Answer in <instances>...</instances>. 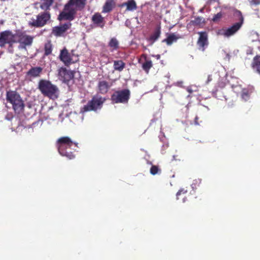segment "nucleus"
<instances>
[{
    "label": "nucleus",
    "mask_w": 260,
    "mask_h": 260,
    "mask_svg": "<svg viewBox=\"0 0 260 260\" xmlns=\"http://www.w3.org/2000/svg\"><path fill=\"white\" fill-rule=\"evenodd\" d=\"M87 0H69L58 16L59 21H72L75 18L77 11H81L85 7Z\"/></svg>",
    "instance_id": "nucleus-1"
},
{
    "label": "nucleus",
    "mask_w": 260,
    "mask_h": 260,
    "mask_svg": "<svg viewBox=\"0 0 260 260\" xmlns=\"http://www.w3.org/2000/svg\"><path fill=\"white\" fill-rule=\"evenodd\" d=\"M77 143L73 142L68 137H60L57 140V147L59 154L70 159L75 157V149L73 146L77 147Z\"/></svg>",
    "instance_id": "nucleus-2"
},
{
    "label": "nucleus",
    "mask_w": 260,
    "mask_h": 260,
    "mask_svg": "<svg viewBox=\"0 0 260 260\" xmlns=\"http://www.w3.org/2000/svg\"><path fill=\"white\" fill-rule=\"evenodd\" d=\"M38 88L44 96L48 97L50 99L54 100L58 96V87L49 80H40L38 83Z\"/></svg>",
    "instance_id": "nucleus-3"
},
{
    "label": "nucleus",
    "mask_w": 260,
    "mask_h": 260,
    "mask_svg": "<svg viewBox=\"0 0 260 260\" xmlns=\"http://www.w3.org/2000/svg\"><path fill=\"white\" fill-rule=\"evenodd\" d=\"M6 100L12 105L16 113H20L24 108V103L20 95L15 90H9L6 93Z\"/></svg>",
    "instance_id": "nucleus-4"
},
{
    "label": "nucleus",
    "mask_w": 260,
    "mask_h": 260,
    "mask_svg": "<svg viewBox=\"0 0 260 260\" xmlns=\"http://www.w3.org/2000/svg\"><path fill=\"white\" fill-rule=\"evenodd\" d=\"M51 19L50 12L43 11L36 16V19L31 18L28 23L31 27L40 28L46 25Z\"/></svg>",
    "instance_id": "nucleus-5"
},
{
    "label": "nucleus",
    "mask_w": 260,
    "mask_h": 260,
    "mask_svg": "<svg viewBox=\"0 0 260 260\" xmlns=\"http://www.w3.org/2000/svg\"><path fill=\"white\" fill-rule=\"evenodd\" d=\"M105 101V98L98 95H94L86 105L81 108L80 112L84 113L88 111H96L98 109L101 108Z\"/></svg>",
    "instance_id": "nucleus-6"
},
{
    "label": "nucleus",
    "mask_w": 260,
    "mask_h": 260,
    "mask_svg": "<svg viewBox=\"0 0 260 260\" xmlns=\"http://www.w3.org/2000/svg\"><path fill=\"white\" fill-rule=\"evenodd\" d=\"M17 39L16 43H19L18 47L19 50L27 51V46H31L32 44L34 37L27 35L25 32H18L15 34Z\"/></svg>",
    "instance_id": "nucleus-7"
},
{
    "label": "nucleus",
    "mask_w": 260,
    "mask_h": 260,
    "mask_svg": "<svg viewBox=\"0 0 260 260\" xmlns=\"http://www.w3.org/2000/svg\"><path fill=\"white\" fill-rule=\"evenodd\" d=\"M235 14L239 17V21L235 23L231 27L221 30L220 34L225 37H230L236 34L241 27L244 18L241 11L237 10Z\"/></svg>",
    "instance_id": "nucleus-8"
},
{
    "label": "nucleus",
    "mask_w": 260,
    "mask_h": 260,
    "mask_svg": "<svg viewBox=\"0 0 260 260\" xmlns=\"http://www.w3.org/2000/svg\"><path fill=\"white\" fill-rule=\"evenodd\" d=\"M131 96V91L128 89H124L115 91L111 96V100L114 104H126Z\"/></svg>",
    "instance_id": "nucleus-9"
},
{
    "label": "nucleus",
    "mask_w": 260,
    "mask_h": 260,
    "mask_svg": "<svg viewBox=\"0 0 260 260\" xmlns=\"http://www.w3.org/2000/svg\"><path fill=\"white\" fill-rule=\"evenodd\" d=\"M15 34L10 30H5L0 33V47H4L8 44L12 47L14 43H16L15 39Z\"/></svg>",
    "instance_id": "nucleus-10"
},
{
    "label": "nucleus",
    "mask_w": 260,
    "mask_h": 260,
    "mask_svg": "<svg viewBox=\"0 0 260 260\" xmlns=\"http://www.w3.org/2000/svg\"><path fill=\"white\" fill-rule=\"evenodd\" d=\"M198 34L199 35L197 42L198 49L204 52L209 44L208 33L205 31H199Z\"/></svg>",
    "instance_id": "nucleus-11"
},
{
    "label": "nucleus",
    "mask_w": 260,
    "mask_h": 260,
    "mask_svg": "<svg viewBox=\"0 0 260 260\" xmlns=\"http://www.w3.org/2000/svg\"><path fill=\"white\" fill-rule=\"evenodd\" d=\"M58 76L60 80L64 83H68L74 77V72L68 70L66 68H61L58 70Z\"/></svg>",
    "instance_id": "nucleus-12"
},
{
    "label": "nucleus",
    "mask_w": 260,
    "mask_h": 260,
    "mask_svg": "<svg viewBox=\"0 0 260 260\" xmlns=\"http://www.w3.org/2000/svg\"><path fill=\"white\" fill-rule=\"evenodd\" d=\"M71 26L72 23L70 22L64 23L53 27L52 32L56 37L63 36L66 32L71 27Z\"/></svg>",
    "instance_id": "nucleus-13"
},
{
    "label": "nucleus",
    "mask_w": 260,
    "mask_h": 260,
    "mask_svg": "<svg viewBox=\"0 0 260 260\" xmlns=\"http://www.w3.org/2000/svg\"><path fill=\"white\" fill-rule=\"evenodd\" d=\"M91 20L93 25L96 27L103 28L106 24L104 17L99 12L95 13L92 16Z\"/></svg>",
    "instance_id": "nucleus-14"
},
{
    "label": "nucleus",
    "mask_w": 260,
    "mask_h": 260,
    "mask_svg": "<svg viewBox=\"0 0 260 260\" xmlns=\"http://www.w3.org/2000/svg\"><path fill=\"white\" fill-rule=\"evenodd\" d=\"M59 58L65 65L68 66L72 63V58L68 50L66 48L62 49L60 53Z\"/></svg>",
    "instance_id": "nucleus-15"
},
{
    "label": "nucleus",
    "mask_w": 260,
    "mask_h": 260,
    "mask_svg": "<svg viewBox=\"0 0 260 260\" xmlns=\"http://www.w3.org/2000/svg\"><path fill=\"white\" fill-rule=\"evenodd\" d=\"M110 87V85L107 81L105 80L100 81L98 84V92L102 94H106Z\"/></svg>",
    "instance_id": "nucleus-16"
},
{
    "label": "nucleus",
    "mask_w": 260,
    "mask_h": 260,
    "mask_svg": "<svg viewBox=\"0 0 260 260\" xmlns=\"http://www.w3.org/2000/svg\"><path fill=\"white\" fill-rule=\"evenodd\" d=\"M161 34V26L160 25H157L155 28L153 32L151 34L149 37L147 39L149 42H150L151 44H153L157 39L160 37Z\"/></svg>",
    "instance_id": "nucleus-17"
},
{
    "label": "nucleus",
    "mask_w": 260,
    "mask_h": 260,
    "mask_svg": "<svg viewBox=\"0 0 260 260\" xmlns=\"http://www.w3.org/2000/svg\"><path fill=\"white\" fill-rule=\"evenodd\" d=\"M43 68L40 67H32L26 73V76L30 78H36L40 76Z\"/></svg>",
    "instance_id": "nucleus-18"
},
{
    "label": "nucleus",
    "mask_w": 260,
    "mask_h": 260,
    "mask_svg": "<svg viewBox=\"0 0 260 260\" xmlns=\"http://www.w3.org/2000/svg\"><path fill=\"white\" fill-rule=\"evenodd\" d=\"M115 6V0H107L103 7L102 12L103 13H109L112 11Z\"/></svg>",
    "instance_id": "nucleus-19"
},
{
    "label": "nucleus",
    "mask_w": 260,
    "mask_h": 260,
    "mask_svg": "<svg viewBox=\"0 0 260 260\" xmlns=\"http://www.w3.org/2000/svg\"><path fill=\"white\" fill-rule=\"evenodd\" d=\"M120 8L126 7V11H133L137 9V6L135 0H128L119 5Z\"/></svg>",
    "instance_id": "nucleus-20"
},
{
    "label": "nucleus",
    "mask_w": 260,
    "mask_h": 260,
    "mask_svg": "<svg viewBox=\"0 0 260 260\" xmlns=\"http://www.w3.org/2000/svg\"><path fill=\"white\" fill-rule=\"evenodd\" d=\"M205 23V19L203 17L200 16L195 17L193 20H191L190 22V24L194 26H198L199 27H203Z\"/></svg>",
    "instance_id": "nucleus-21"
},
{
    "label": "nucleus",
    "mask_w": 260,
    "mask_h": 260,
    "mask_svg": "<svg viewBox=\"0 0 260 260\" xmlns=\"http://www.w3.org/2000/svg\"><path fill=\"white\" fill-rule=\"evenodd\" d=\"M54 0H41L40 7L44 11L50 12V7L52 6Z\"/></svg>",
    "instance_id": "nucleus-22"
},
{
    "label": "nucleus",
    "mask_w": 260,
    "mask_h": 260,
    "mask_svg": "<svg viewBox=\"0 0 260 260\" xmlns=\"http://www.w3.org/2000/svg\"><path fill=\"white\" fill-rule=\"evenodd\" d=\"M180 37L179 36H176L175 34L172 33L169 34L167 38L164 40H162V42H165L168 46L171 45L173 43L176 42Z\"/></svg>",
    "instance_id": "nucleus-23"
},
{
    "label": "nucleus",
    "mask_w": 260,
    "mask_h": 260,
    "mask_svg": "<svg viewBox=\"0 0 260 260\" xmlns=\"http://www.w3.org/2000/svg\"><path fill=\"white\" fill-rule=\"evenodd\" d=\"M125 63L121 60H114L113 68L115 70L121 72L125 68Z\"/></svg>",
    "instance_id": "nucleus-24"
},
{
    "label": "nucleus",
    "mask_w": 260,
    "mask_h": 260,
    "mask_svg": "<svg viewBox=\"0 0 260 260\" xmlns=\"http://www.w3.org/2000/svg\"><path fill=\"white\" fill-rule=\"evenodd\" d=\"M108 46L111 48L112 51L116 50L119 48V42L116 38H112L110 39Z\"/></svg>",
    "instance_id": "nucleus-25"
},
{
    "label": "nucleus",
    "mask_w": 260,
    "mask_h": 260,
    "mask_svg": "<svg viewBox=\"0 0 260 260\" xmlns=\"http://www.w3.org/2000/svg\"><path fill=\"white\" fill-rule=\"evenodd\" d=\"M52 51V45L50 42L45 44L44 46V55L48 56L50 55Z\"/></svg>",
    "instance_id": "nucleus-26"
},
{
    "label": "nucleus",
    "mask_w": 260,
    "mask_h": 260,
    "mask_svg": "<svg viewBox=\"0 0 260 260\" xmlns=\"http://www.w3.org/2000/svg\"><path fill=\"white\" fill-rule=\"evenodd\" d=\"M152 67V62L150 60H146V61L142 64V69L147 73H149V70Z\"/></svg>",
    "instance_id": "nucleus-27"
},
{
    "label": "nucleus",
    "mask_w": 260,
    "mask_h": 260,
    "mask_svg": "<svg viewBox=\"0 0 260 260\" xmlns=\"http://www.w3.org/2000/svg\"><path fill=\"white\" fill-rule=\"evenodd\" d=\"M161 172V169L159 168V167L155 165H152L150 169V172L151 174L153 175L160 174Z\"/></svg>",
    "instance_id": "nucleus-28"
},
{
    "label": "nucleus",
    "mask_w": 260,
    "mask_h": 260,
    "mask_svg": "<svg viewBox=\"0 0 260 260\" xmlns=\"http://www.w3.org/2000/svg\"><path fill=\"white\" fill-rule=\"evenodd\" d=\"M222 17V14L221 12H219L217 13L216 14L214 15L213 18L212 19V20L213 22H217L219 21L221 17Z\"/></svg>",
    "instance_id": "nucleus-29"
},
{
    "label": "nucleus",
    "mask_w": 260,
    "mask_h": 260,
    "mask_svg": "<svg viewBox=\"0 0 260 260\" xmlns=\"http://www.w3.org/2000/svg\"><path fill=\"white\" fill-rule=\"evenodd\" d=\"M241 98L245 101H247L249 99V94L247 91H243L241 93Z\"/></svg>",
    "instance_id": "nucleus-30"
},
{
    "label": "nucleus",
    "mask_w": 260,
    "mask_h": 260,
    "mask_svg": "<svg viewBox=\"0 0 260 260\" xmlns=\"http://www.w3.org/2000/svg\"><path fill=\"white\" fill-rule=\"evenodd\" d=\"M187 190L184 188H181L180 190H179V191L176 193L177 199V200L179 199V196L180 195H181V194H185L187 193Z\"/></svg>",
    "instance_id": "nucleus-31"
},
{
    "label": "nucleus",
    "mask_w": 260,
    "mask_h": 260,
    "mask_svg": "<svg viewBox=\"0 0 260 260\" xmlns=\"http://www.w3.org/2000/svg\"><path fill=\"white\" fill-rule=\"evenodd\" d=\"M251 6H258L260 5V0H251L249 2Z\"/></svg>",
    "instance_id": "nucleus-32"
},
{
    "label": "nucleus",
    "mask_w": 260,
    "mask_h": 260,
    "mask_svg": "<svg viewBox=\"0 0 260 260\" xmlns=\"http://www.w3.org/2000/svg\"><path fill=\"white\" fill-rule=\"evenodd\" d=\"M212 80V75H208L207 80L206 81V83L208 84Z\"/></svg>",
    "instance_id": "nucleus-33"
},
{
    "label": "nucleus",
    "mask_w": 260,
    "mask_h": 260,
    "mask_svg": "<svg viewBox=\"0 0 260 260\" xmlns=\"http://www.w3.org/2000/svg\"><path fill=\"white\" fill-rule=\"evenodd\" d=\"M198 116H196L194 118V122L196 124H199V123L198 122Z\"/></svg>",
    "instance_id": "nucleus-34"
},
{
    "label": "nucleus",
    "mask_w": 260,
    "mask_h": 260,
    "mask_svg": "<svg viewBox=\"0 0 260 260\" xmlns=\"http://www.w3.org/2000/svg\"><path fill=\"white\" fill-rule=\"evenodd\" d=\"M194 181L196 182L197 183H200L201 182V180L200 179H198L195 180Z\"/></svg>",
    "instance_id": "nucleus-35"
},
{
    "label": "nucleus",
    "mask_w": 260,
    "mask_h": 260,
    "mask_svg": "<svg viewBox=\"0 0 260 260\" xmlns=\"http://www.w3.org/2000/svg\"><path fill=\"white\" fill-rule=\"evenodd\" d=\"M157 59H159L160 58V55L159 54H157L155 56Z\"/></svg>",
    "instance_id": "nucleus-36"
},
{
    "label": "nucleus",
    "mask_w": 260,
    "mask_h": 260,
    "mask_svg": "<svg viewBox=\"0 0 260 260\" xmlns=\"http://www.w3.org/2000/svg\"><path fill=\"white\" fill-rule=\"evenodd\" d=\"M187 91L189 93H191L192 92V90L190 88H187Z\"/></svg>",
    "instance_id": "nucleus-37"
}]
</instances>
